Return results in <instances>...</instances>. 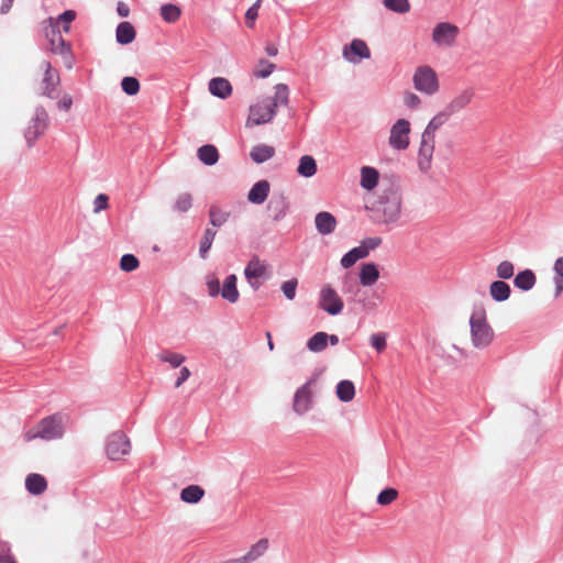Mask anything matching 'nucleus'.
Masks as SVG:
<instances>
[{"label":"nucleus","instance_id":"nucleus-20","mask_svg":"<svg viewBox=\"0 0 563 563\" xmlns=\"http://www.w3.org/2000/svg\"><path fill=\"white\" fill-rule=\"evenodd\" d=\"M451 113L444 108L439 111L427 124L422 134L435 139L437 131L444 125L451 118Z\"/></svg>","mask_w":563,"mask_h":563},{"label":"nucleus","instance_id":"nucleus-21","mask_svg":"<svg viewBox=\"0 0 563 563\" xmlns=\"http://www.w3.org/2000/svg\"><path fill=\"white\" fill-rule=\"evenodd\" d=\"M209 91L221 99H225L232 93L230 81L222 77L212 78L209 82Z\"/></svg>","mask_w":563,"mask_h":563},{"label":"nucleus","instance_id":"nucleus-63","mask_svg":"<svg viewBox=\"0 0 563 563\" xmlns=\"http://www.w3.org/2000/svg\"><path fill=\"white\" fill-rule=\"evenodd\" d=\"M12 3H13V0H2L0 12L2 14L8 13L10 11L11 7H12Z\"/></svg>","mask_w":563,"mask_h":563},{"label":"nucleus","instance_id":"nucleus-29","mask_svg":"<svg viewBox=\"0 0 563 563\" xmlns=\"http://www.w3.org/2000/svg\"><path fill=\"white\" fill-rule=\"evenodd\" d=\"M205 496V489L199 485H189L180 492V499L187 504H197Z\"/></svg>","mask_w":563,"mask_h":563},{"label":"nucleus","instance_id":"nucleus-25","mask_svg":"<svg viewBox=\"0 0 563 563\" xmlns=\"http://www.w3.org/2000/svg\"><path fill=\"white\" fill-rule=\"evenodd\" d=\"M136 35L134 26L130 22H121L117 26L115 37L117 42L126 45L134 41Z\"/></svg>","mask_w":563,"mask_h":563},{"label":"nucleus","instance_id":"nucleus-37","mask_svg":"<svg viewBox=\"0 0 563 563\" xmlns=\"http://www.w3.org/2000/svg\"><path fill=\"white\" fill-rule=\"evenodd\" d=\"M365 251L360 250L358 246L352 249L349 251L343 257L341 258V265L344 268L352 267L358 260L365 258Z\"/></svg>","mask_w":563,"mask_h":563},{"label":"nucleus","instance_id":"nucleus-54","mask_svg":"<svg viewBox=\"0 0 563 563\" xmlns=\"http://www.w3.org/2000/svg\"><path fill=\"white\" fill-rule=\"evenodd\" d=\"M371 344L378 352L382 353L386 349V334L375 333L371 335Z\"/></svg>","mask_w":563,"mask_h":563},{"label":"nucleus","instance_id":"nucleus-32","mask_svg":"<svg viewBox=\"0 0 563 563\" xmlns=\"http://www.w3.org/2000/svg\"><path fill=\"white\" fill-rule=\"evenodd\" d=\"M198 158L206 165H214L219 159V152L214 145H202L197 152Z\"/></svg>","mask_w":563,"mask_h":563},{"label":"nucleus","instance_id":"nucleus-23","mask_svg":"<svg viewBox=\"0 0 563 563\" xmlns=\"http://www.w3.org/2000/svg\"><path fill=\"white\" fill-rule=\"evenodd\" d=\"M25 487L32 495H41L47 489V481L37 473L29 474L25 478Z\"/></svg>","mask_w":563,"mask_h":563},{"label":"nucleus","instance_id":"nucleus-24","mask_svg":"<svg viewBox=\"0 0 563 563\" xmlns=\"http://www.w3.org/2000/svg\"><path fill=\"white\" fill-rule=\"evenodd\" d=\"M379 278V271L374 263H366L360 269V283L362 286L368 287L374 285Z\"/></svg>","mask_w":563,"mask_h":563},{"label":"nucleus","instance_id":"nucleus-6","mask_svg":"<svg viewBox=\"0 0 563 563\" xmlns=\"http://www.w3.org/2000/svg\"><path fill=\"white\" fill-rule=\"evenodd\" d=\"M47 125L48 114L46 110L36 108L23 130L29 146H32L45 133Z\"/></svg>","mask_w":563,"mask_h":563},{"label":"nucleus","instance_id":"nucleus-12","mask_svg":"<svg viewBox=\"0 0 563 563\" xmlns=\"http://www.w3.org/2000/svg\"><path fill=\"white\" fill-rule=\"evenodd\" d=\"M434 147L435 139L422 134L418 153V166L423 173L428 172L432 166Z\"/></svg>","mask_w":563,"mask_h":563},{"label":"nucleus","instance_id":"nucleus-14","mask_svg":"<svg viewBox=\"0 0 563 563\" xmlns=\"http://www.w3.org/2000/svg\"><path fill=\"white\" fill-rule=\"evenodd\" d=\"M343 56L351 63H358L362 58H369L371 51L364 41L355 38L350 45L344 46Z\"/></svg>","mask_w":563,"mask_h":563},{"label":"nucleus","instance_id":"nucleus-56","mask_svg":"<svg viewBox=\"0 0 563 563\" xmlns=\"http://www.w3.org/2000/svg\"><path fill=\"white\" fill-rule=\"evenodd\" d=\"M209 296L217 297L221 292L220 283L217 277H209L207 280Z\"/></svg>","mask_w":563,"mask_h":563},{"label":"nucleus","instance_id":"nucleus-5","mask_svg":"<svg viewBox=\"0 0 563 563\" xmlns=\"http://www.w3.org/2000/svg\"><path fill=\"white\" fill-rule=\"evenodd\" d=\"M412 85L417 91L426 96H433L440 90L438 74L429 65H422L415 69Z\"/></svg>","mask_w":563,"mask_h":563},{"label":"nucleus","instance_id":"nucleus-3","mask_svg":"<svg viewBox=\"0 0 563 563\" xmlns=\"http://www.w3.org/2000/svg\"><path fill=\"white\" fill-rule=\"evenodd\" d=\"M372 209L379 221L384 223L396 222L401 212V196L398 190L388 188L379 195Z\"/></svg>","mask_w":563,"mask_h":563},{"label":"nucleus","instance_id":"nucleus-49","mask_svg":"<svg viewBox=\"0 0 563 563\" xmlns=\"http://www.w3.org/2000/svg\"><path fill=\"white\" fill-rule=\"evenodd\" d=\"M404 103L409 109L416 110L421 107V98L412 91H406L404 93Z\"/></svg>","mask_w":563,"mask_h":563},{"label":"nucleus","instance_id":"nucleus-61","mask_svg":"<svg viewBox=\"0 0 563 563\" xmlns=\"http://www.w3.org/2000/svg\"><path fill=\"white\" fill-rule=\"evenodd\" d=\"M117 12L120 16L126 18L130 14V8L126 3L120 1L117 5Z\"/></svg>","mask_w":563,"mask_h":563},{"label":"nucleus","instance_id":"nucleus-50","mask_svg":"<svg viewBox=\"0 0 563 563\" xmlns=\"http://www.w3.org/2000/svg\"><path fill=\"white\" fill-rule=\"evenodd\" d=\"M298 280L296 278H291L282 284V291L288 300H292L295 298Z\"/></svg>","mask_w":563,"mask_h":563},{"label":"nucleus","instance_id":"nucleus-60","mask_svg":"<svg viewBox=\"0 0 563 563\" xmlns=\"http://www.w3.org/2000/svg\"><path fill=\"white\" fill-rule=\"evenodd\" d=\"M553 282L555 285L554 297L558 298L563 291V276L555 275Z\"/></svg>","mask_w":563,"mask_h":563},{"label":"nucleus","instance_id":"nucleus-52","mask_svg":"<svg viewBox=\"0 0 563 563\" xmlns=\"http://www.w3.org/2000/svg\"><path fill=\"white\" fill-rule=\"evenodd\" d=\"M0 563H19L7 543H0Z\"/></svg>","mask_w":563,"mask_h":563},{"label":"nucleus","instance_id":"nucleus-62","mask_svg":"<svg viewBox=\"0 0 563 563\" xmlns=\"http://www.w3.org/2000/svg\"><path fill=\"white\" fill-rule=\"evenodd\" d=\"M553 269L555 275L563 276V256L555 261Z\"/></svg>","mask_w":563,"mask_h":563},{"label":"nucleus","instance_id":"nucleus-39","mask_svg":"<svg viewBox=\"0 0 563 563\" xmlns=\"http://www.w3.org/2000/svg\"><path fill=\"white\" fill-rule=\"evenodd\" d=\"M229 216V212L221 210L218 206H211L209 210L210 223L213 227L223 225L228 221Z\"/></svg>","mask_w":563,"mask_h":563},{"label":"nucleus","instance_id":"nucleus-9","mask_svg":"<svg viewBox=\"0 0 563 563\" xmlns=\"http://www.w3.org/2000/svg\"><path fill=\"white\" fill-rule=\"evenodd\" d=\"M318 306L329 314L336 316L342 312L344 303L338 292L330 285H325L320 290Z\"/></svg>","mask_w":563,"mask_h":563},{"label":"nucleus","instance_id":"nucleus-26","mask_svg":"<svg viewBox=\"0 0 563 563\" xmlns=\"http://www.w3.org/2000/svg\"><path fill=\"white\" fill-rule=\"evenodd\" d=\"M379 179V174L377 169L369 166H364L361 169V186L366 190L374 189Z\"/></svg>","mask_w":563,"mask_h":563},{"label":"nucleus","instance_id":"nucleus-19","mask_svg":"<svg viewBox=\"0 0 563 563\" xmlns=\"http://www.w3.org/2000/svg\"><path fill=\"white\" fill-rule=\"evenodd\" d=\"M238 278L234 274L229 275L221 288V297L230 303H235L239 300L240 292L236 287Z\"/></svg>","mask_w":563,"mask_h":563},{"label":"nucleus","instance_id":"nucleus-58","mask_svg":"<svg viewBox=\"0 0 563 563\" xmlns=\"http://www.w3.org/2000/svg\"><path fill=\"white\" fill-rule=\"evenodd\" d=\"M191 375V372L188 367L184 366L180 368L179 376L175 382V387L179 388Z\"/></svg>","mask_w":563,"mask_h":563},{"label":"nucleus","instance_id":"nucleus-11","mask_svg":"<svg viewBox=\"0 0 563 563\" xmlns=\"http://www.w3.org/2000/svg\"><path fill=\"white\" fill-rule=\"evenodd\" d=\"M244 275L251 287L257 290L260 288L257 279L269 277V266L258 256H253L244 269Z\"/></svg>","mask_w":563,"mask_h":563},{"label":"nucleus","instance_id":"nucleus-30","mask_svg":"<svg viewBox=\"0 0 563 563\" xmlns=\"http://www.w3.org/2000/svg\"><path fill=\"white\" fill-rule=\"evenodd\" d=\"M510 287L503 280L493 282L489 286V294L496 301H505L510 296Z\"/></svg>","mask_w":563,"mask_h":563},{"label":"nucleus","instance_id":"nucleus-44","mask_svg":"<svg viewBox=\"0 0 563 563\" xmlns=\"http://www.w3.org/2000/svg\"><path fill=\"white\" fill-rule=\"evenodd\" d=\"M398 497V492L395 488H386L377 496V503L382 506H387L394 503Z\"/></svg>","mask_w":563,"mask_h":563},{"label":"nucleus","instance_id":"nucleus-45","mask_svg":"<svg viewBox=\"0 0 563 563\" xmlns=\"http://www.w3.org/2000/svg\"><path fill=\"white\" fill-rule=\"evenodd\" d=\"M192 206V196L188 192L180 194L176 201H175V208L179 212H187Z\"/></svg>","mask_w":563,"mask_h":563},{"label":"nucleus","instance_id":"nucleus-64","mask_svg":"<svg viewBox=\"0 0 563 563\" xmlns=\"http://www.w3.org/2000/svg\"><path fill=\"white\" fill-rule=\"evenodd\" d=\"M265 51H266L268 56H276L277 53H278V49H277V47L274 44L266 45Z\"/></svg>","mask_w":563,"mask_h":563},{"label":"nucleus","instance_id":"nucleus-10","mask_svg":"<svg viewBox=\"0 0 563 563\" xmlns=\"http://www.w3.org/2000/svg\"><path fill=\"white\" fill-rule=\"evenodd\" d=\"M410 122L406 119H398L390 129L389 145L398 151L409 146Z\"/></svg>","mask_w":563,"mask_h":563},{"label":"nucleus","instance_id":"nucleus-34","mask_svg":"<svg viewBox=\"0 0 563 563\" xmlns=\"http://www.w3.org/2000/svg\"><path fill=\"white\" fill-rule=\"evenodd\" d=\"M297 172L303 177H312L317 173L316 159L310 155L302 156L299 161Z\"/></svg>","mask_w":563,"mask_h":563},{"label":"nucleus","instance_id":"nucleus-53","mask_svg":"<svg viewBox=\"0 0 563 563\" xmlns=\"http://www.w3.org/2000/svg\"><path fill=\"white\" fill-rule=\"evenodd\" d=\"M262 0H257L245 13V20L249 27L254 26V22L258 16Z\"/></svg>","mask_w":563,"mask_h":563},{"label":"nucleus","instance_id":"nucleus-47","mask_svg":"<svg viewBox=\"0 0 563 563\" xmlns=\"http://www.w3.org/2000/svg\"><path fill=\"white\" fill-rule=\"evenodd\" d=\"M514 264L509 261H503L498 264L496 272L497 276L503 279H508L514 275Z\"/></svg>","mask_w":563,"mask_h":563},{"label":"nucleus","instance_id":"nucleus-7","mask_svg":"<svg viewBox=\"0 0 563 563\" xmlns=\"http://www.w3.org/2000/svg\"><path fill=\"white\" fill-rule=\"evenodd\" d=\"M460 29L450 22H440L432 30V42L440 48L453 47L456 43Z\"/></svg>","mask_w":563,"mask_h":563},{"label":"nucleus","instance_id":"nucleus-51","mask_svg":"<svg viewBox=\"0 0 563 563\" xmlns=\"http://www.w3.org/2000/svg\"><path fill=\"white\" fill-rule=\"evenodd\" d=\"M382 244V238L374 236V238H367L363 240L360 244V250L365 251V256L367 257L369 254V251L375 250Z\"/></svg>","mask_w":563,"mask_h":563},{"label":"nucleus","instance_id":"nucleus-59","mask_svg":"<svg viewBox=\"0 0 563 563\" xmlns=\"http://www.w3.org/2000/svg\"><path fill=\"white\" fill-rule=\"evenodd\" d=\"M73 106V99L69 95L63 96V98L57 102V107L60 110L69 111Z\"/></svg>","mask_w":563,"mask_h":563},{"label":"nucleus","instance_id":"nucleus-41","mask_svg":"<svg viewBox=\"0 0 563 563\" xmlns=\"http://www.w3.org/2000/svg\"><path fill=\"white\" fill-rule=\"evenodd\" d=\"M214 236H216V231H213L211 229H207L205 231V234L202 236V240L200 242V247H199V254L202 258L207 257V253L211 249Z\"/></svg>","mask_w":563,"mask_h":563},{"label":"nucleus","instance_id":"nucleus-2","mask_svg":"<svg viewBox=\"0 0 563 563\" xmlns=\"http://www.w3.org/2000/svg\"><path fill=\"white\" fill-rule=\"evenodd\" d=\"M470 332L472 345L477 350L490 346L495 340V331L489 324L484 309L474 310L470 317Z\"/></svg>","mask_w":563,"mask_h":563},{"label":"nucleus","instance_id":"nucleus-46","mask_svg":"<svg viewBox=\"0 0 563 563\" xmlns=\"http://www.w3.org/2000/svg\"><path fill=\"white\" fill-rule=\"evenodd\" d=\"M139 265L140 262L133 254H125L120 260V268L124 272H133Z\"/></svg>","mask_w":563,"mask_h":563},{"label":"nucleus","instance_id":"nucleus-1","mask_svg":"<svg viewBox=\"0 0 563 563\" xmlns=\"http://www.w3.org/2000/svg\"><path fill=\"white\" fill-rule=\"evenodd\" d=\"M288 87L285 84L276 85L273 97H264L250 107L246 126L271 122L276 114V109L288 103Z\"/></svg>","mask_w":563,"mask_h":563},{"label":"nucleus","instance_id":"nucleus-42","mask_svg":"<svg viewBox=\"0 0 563 563\" xmlns=\"http://www.w3.org/2000/svg\"><path fill=\"white\" fill-rule=\"evenodd\" d=\"M384 5L397 13H407L410 10V3L408 0H384Z\"/></svg>","mask_w":563,"mask_h":563},{"label":"nucleus","instance_id":"nucleus-17","mask_svg":"<svg viewBox=\"0 0 563 563\" xmlns=\"http://www.w3.org/2000/svg\"><path fill=\"white\" fill-rule=\"evenodd\" d=\"M49 41V49L54 54H65L69 51V45L63 38L60 32L56 26H52L51 30L46 33Z\"/></svg>","mask_w":563,"mask_h":563},{"label":"nucleus","instance_id":"nucleus-38","mask_svg":"<svg viewBox=\"0 0 563 563\" xmlns=\"http://www.w3.org/2000/svg\"><path fill=\"white\" fill-rule=\"evenodd\" d=\"M158 358L162 362L168 363L174 368L179 367L186 360V357L183 354L175 353L172 351H162L158 354Z\"/></svg>","mask_w":563,"mask_h":563},{"label":"nucleus","instance_id":"nucleus-33","mask_svg":"<svg viewBox=\"0 0 563 563\" xmlns=\"http://www.w3.org/2000/svg\"><path fill=\"white\" fill-rule=\"evenodd\" d=\"M329 334L325 332H317L307 341L309 351L319 353L327 349Z\"/></svg>","mask_w":563,"mask_h":563},{"label":"nucleus","instance_id":"nucleus-22","mask_svg":"<svg viewBox=\"0 0 563 563\" xmlns=\"http://www.w3.org/2000/svg\"><path fill=\"white\" fill-rule=\"evenodd\" d=\"M316 228L321 234H330L335 230L336 220L335 218L327 211L319 212L316 216Z\"/></svg>","mask_w":563,"mask_h":563},{"label":"nucleus","instance_id":"nucleus-43","mask_svg":"<svg viewBox=\"0 0 563 563\" xmlns=\"http://www.w3.org/2000/svg\"><path fill=\"white\" fill-rule=\"evenodd\" d=\"M121 87L129 96H134L140 91V82L135 77H124L121 81Z\"/></svg>","mask_w":563,"mask_h":563},{"label":"nucleus","instance_id":"nucleus-57","mask_svg":"<svg viewBox=\"0 0 563 563\" xmlns=\"http://www.w3.org/2000/svg\"><path fill=\"white\" fill-rule=\"evenodd\" d=\"M76 18L75 11L67 10L63 14L59 15V20L65 22L64 31L69 32V23L73 22Z\"/></svg>","mask_w":563,"mask_h":563},{"label":"nucleus","instance_id":"nucleus-13","mask_svg":"<svg viewBox=\"0 0 563 563\" xmlns=\"http://www.w3.org/2000/svg\"><path fill=\"white\" fill-rule=\"evenodd\" d=\"M312 396L313 390L311 388V383L308 382L297 389L294 397V410L298 415H303L307 412L312 406Z\"/></svg>","mask_w":563,"mask_h":563},{"label":"nucleus","instance_id":"nucleus-28","mask_svg":"<svg viewBox=\"0 0 563 563\" xmlns=\"http://www.w3.org/2000/svg\"><path fill=\"white\" fill-rule=\"evenodd\" d=\"M536 275L531 269H525L517 274L514 284L517 288L528 291L536 285Z\"/></svg>","mask_w":563,"mask_h":563},{"label":"nucleus","instance_id":"nucleus-48","mask_svg":"<svg viewBox=\"0 0 563 563\" xmlns=\"http://www.w3.org/2000/svg\"><path fill=\"white\" fill-rule=\"evenodd\" d=\"M275 68V65L273 63H269L265 59H261L254 74L256 77L265 78L269 76Z\"/></svg>","mask_w":563,"mask_h":563},{"label":"nucleus","instance_id":"nucleus-55","mask_svg":"<svg viewBox=\"0 0 563 563\" xmlns=\"http://www.w3.org/2000/svg\"><path fill=\"white\" fill-rule=\"evenodd\" d=\"M109 208V197L106 194H99L93 200V212L98 213Z\"/></svg>","mask_w":563,"mask_h":563},{"label":"nucleus","instance_id":"nucleus-4","mask_svg":"<svg viewBox=\"0 0 563 563\" xmlns=\"http://www.w3.org/2000/svg\"><path fill=\"white\" fill-rule=\"evenodd\" d=\"M64 427L59 415H52L43 418L36 426L27 430L23 438L24 441L31 442L36 439L52 441L63 437Z\"/></svg>","mask_w":563,"mask_h":563},{"label":"nucleus","instance_id":"nucleus-35","mask_svg":"<svg viewBox=\"0 0 563 563\" xmlns=\"http://www.w3.org/2000/svg\"><path fill=\"white\" fill-rule=\"evenodd\" d=\"M162 19L167 23H175L181 15V9L173 3H166L161 7Z\"/></svg>","mask_w":563,"mask_h":563},{"label":"nucleus","instance_id":"nucleus-40","mask_svg":"<svg viewBox=\"0 0 563 563\" xmlns=\"http://www.w3.org/2000/svg\"><path fill=\"white\" fill-rule=\"evenodd\" d=\"M267 549H268V540L262 539L250 549V551L245 555V560L254 561L257 558L262 556L266 552Z\"/></svg>","mask_w":563,"mask_h":563},{"label":"nucleus","instance_id":"nucleus-8","mask_svg":"<svg viewBox=\"0 0 563 563\" xmlns=\"http://www.w3.org/2000/svg\"><path fill=\"white\" fill-rule=\"evenodd\" d=\"M131 451V442L123 431H115L110 434L106 452L110 460L118 461Z\"/></svg>","mask_w":563,"mask_h":563},{"label":"nucleus","instance_id":"nucleus-31","mask_svg":"<svg viewBox=\"0 0 563 563\" xmlns=\"http://www.w3.org/2000/svg\"><path fill=\"white\" fill-rule=\"evenodd\" d=\"M335 394L336 397L343 402L352 401L355 397V386L353 382L347 379L339 382L336 385Z\"/></svg>","mask_w":563,"mask_h":563},{"label":"nucleus","instance_id":"nucleus-18","mask_svg":"<svg viewBox=\"0 0 563 563\" xmlns=\"http://www.w3.org/2000/svg\"><path fill=\"white\" fill-rule=\"evenodd\" d=\"M269 189L271 185L267 180L257 181L249 191V201L255 205L263 203L269 194Z\"/></svg>","mask_w":563,"mask_h":563},{"label":"nucleus","instance_id":"nucleus-16","mask_svg":"<svg viewBox=\"0 0 563 563\" xmlns=\"http://www.w3.org/2000/svg\"><path fill=\"white\" fill-rule=\"evenodd\" d=\"M41 68L45 71V76L43 79V93L53 97V92L55 88L59 84V76L57 71H55L49 62L43 60L41 64Z\"/></svg>","mask_w":563,"mask_h":563},{"label":"nucleus","instance_id":"nucleus-27","mask_svg":"<svg viewBox=\"0 0 563 563\" xmlns=\"http://www.w3.org/2000/svg\"><path fill=\"white\" fill-rule=\"evenodd\" d=\"M274 155L275 148L266 144L255 145L250 153L251 158L257 164H262L271 159Z\"/></svg>","mask_w":563,"mask_h":563},{"label":"nucleus","instance_id":"nucleus-15","mask_svg":"<svg viewBox=\"0 0 563 563\" xmlns=\"http://www.w3.org/2000/svg\"><path fill=\"white\" fill-rule=\"evenodd\" d=\"M474 97V90L466 88L457 92L445 106V109L453 115L467 107Z\"/></svg>","mask_w":563,"mask_h":563},{"label":"nucleus","instance_id":"nucleus-36","mask_svg":"<svg viewBox=\"0 0 563 563\" xmlns=\"http://www.w3.org/2000/svg\"><path fill=\"white\" fill-rule=\"evenodd\" d=\"M267 209L274 213V219L278 220L285 214L286 199L283 195L273 196L268 202Z\"/></svg>","mask_w":563,"mask_h":563}]
</instances>
